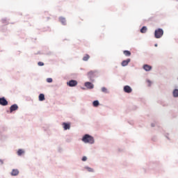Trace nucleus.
I'll return each instance as SVG.
<instances>
[{
	"label": "nucleus",
	"mask_w": 178,
	"mask_h": 178,
	"mask_svg": "<svg viewBox=\"0 0 178 178\" xmlns=\"http://www.w3.org/2000/svg\"><path fill=\"white\" fill-rule=\"evenodd\" d=\"M97 74H98V70H91L87 74L88 79L90 81H94V79L97 77Z\"/></svg>",
	"instance_id": "1"
},
{
	"label": "nucleus",
	"mask_w": 178,
	"mask_h": 178,
	"mask_svg": "<svg viewBox=\"0 0 178 178\" xmlns=\"http://www.w3.org/2000/svg\"><path fill=\"white\" fill-rule=\"evenodd\" d=\"M163 36V29L159 28L154 31V37L157 39L162 38Z\"/></svg>",
	"instance_id": "2"
},
{
	"label": "nucleus",
	"mask_w": 178,
	"mask_h": 178,
	"mask_svg": "<svg viewBox=\"0 0 178 178\" xmlns=\"http://www.w3.org/2000/svg\"><path fill=\"white\" fill-rule=\"evenodd\" d=\"M83 141L84 143H90V144H92L94 143V138L90 135H85L83 138Z\"/></svg>",
	"instance_id": "3"
},
{
	"label": "nucleus",
	"mask_w": 178,
	"mask_h": 178,
	"mask_svg": "<svg viewBox=\"0 0 178 178\" xmlns=\"http://www.w3.org/2000/svg\"><path fill=\"white\" fill-rule=\"evenodd\" d=\"M77 84H78L77 81L74 79L70 80L67 83V85L68 86V87H76Z\"/></svg>",
	"instance_id": "4"
},
{
	"label": "nucleus",
	"mask_w": 178,
	"mask_h": 178,
	"mask_svg": "<svg viewBox=\"0 0 178 178\" xmlns=\"http://www.w3.org/2000/svg\"><path fill=\"white\" fill-rule=\"evenodd\" d=\"M123 90L127 94H130L133 92V89L131 88V87H130V86L128 85L124 86Z\"/></svg>",
	"instance_id": "5"
},
{
	"label": "nucleus",
	"mask_w": 178,
	"mask_h": 178,
	"mask_svg": "<svg viewBox=\"0 0 178 178\" xmlns=\"http://www.w3.org/2000/svg\"><path fill=\"white\" fill-rule=\"evenodd\" d=\"M85 87H86V88L88 90H92V88H94V83L90 82V81H87L84 83Z\"/></svg>",
	"instance_id": "6"
},
{
	"label": "nucleus",
	"mask_w": 178,
	"mask_h": 178,
	"mask_svg": "<svg viewBox=\"0 0 178 178\" xmlns=\"http://www.w3.org/2000/svg\"><path fill=\"white\" fill-rule=\"evenodd\" d=\"M19 109V106L17 104H15L10 106V113H13L15 111H17Z\"/></svg>",
	"instance_id": "7"
},
{
	"label": "nucleus",
	"mask_w": 178,
	"mask_h": 178,
	"mask_svg": "<svg viewBox=\"0 0 178 178\" xmlns=\"http://www.w3.org/2000/svg\"><path fill=\"white\" fill-rule=\"evenodd\" d=\"M8 104V100H6L5 97H0V105L2 106H6Z\"/></svg>",
	"instance_id": "8"
},
{
	"label": "nucleus",
	"mask_w": 178,
	"mask_h": 178,
	"mask_svg": "<svg viewBox=\"0 0 178 178\" xmlns=\"http://www.w3.org/2000/svg\"><path fill=\"white\" fill-rule=\"evenodd\" d=\"M129 62H131V59H130V58H127V60H124L121 63V66H122V67H126V66H127L129 65Z\"/></svg>",
	"instance_id": "9"
},
{
	"label": "nucleus",
	"mask_w": 178,
	"mask_h": 178,
	"mask_svg": "<svg viewBox=\"0 0 178 178\" xmlns=\"http://www.w3.org/2000/svg\"><path fill=\"white\" fill-rule=\"evenodd\" d=\"M62 126L64 130H70V122H63Z\"/></svg>",
	"instance_id": "10"
},
{
	"label": "nucleus",
	"mask_w": 178,
	"mask_h": 178,
	"mask_svg": "<svg viewBox=\"0 0 178 178\" xmlns=\"http://www.w3.org/2000/svg\"><path fill=\"white\" fill-rule=\"evenodd\" d=\"M143 69H144V70H145V72H150V70H152V66H151L148 64H145L143 65Z\"/></svg>",
	"instance_id": "11"
},
{
	"label": "nucleus",
	"mask_w": 178,
	"mask_h": 178,
	"mask_svg": "<svg viewBox=\"0 0 178 178\" xmlns=\"http://www.w3.org/2000/svg\"><path fill=\"white\" fill-rule=\"evenodd\" d=\"M38 99L40 102H42V101H45V95L43 93H40L38 96Z\"/></svg>",
	"instance_id": "12"
},
{
	"label": "nucleus",
	"mask_w": 178,
	"mask_h": 178,
	"mask_svg": "<svg viewBox=\"0 0 178 178\" xmlns=\"http://www.w3.org/2000/svg\"><path fill=\"white\" fill-rule=\"evenodd\" d=\"M59 21L63 26H66V19L65 17H60Z\"/></svg>",
	"instance_id": "13"
},
{
	"label": "nucleus",
	"mask_w": 178,
	"mask_h": 178,
	"mask_svg": "<svg viewBox=\"0 0 178 178\" xmlns=\"http://www.w3.org/2000/svg\"><path fill=\"white\" fill-rule=\"evenodd\" d=\"M147 31H148V28H147V26H144L140 29V33L142 34H145V33H147Z\"/></svg>",
	"instance_id": "14"
},
{
	"label": "nucleus",
	"mask_w": 178,
	"mask_h": 178,
	"mask_svg": "<svg viewBox=\"0 0 178 178\" xmlns=\"http://www.w3.org/2000/svg\"><path fill=\"white\" fill-rule=\"evenodd\" d=\"M19 175V170L13 169L11 172V176H17Z\"/></svg>",
	"instance_id": "15"
},
{
	"label": "nucleus",
	"mask_w": 178,
	"mask_h": 178,
	"mask_svg": "<svg viewBox=\"0 0 178 178\" xmlns=\"http://www.w3.org/2000/svg\"><path fill=\"white\" fill-rule=\"evenodd\" d=\"M172 96L174 97V98H178V89L173 90Z\"/></svg>",
	"instance_id": "16"
},
{
	"label": "nucleus",
	"mask_w": 178,
	"mask_h": 178,
	"mask_svg": "<svg viewBox=\"0 0 178 178\" xmlns=\"http://www.w3.org/2000/svg\"><path fill=\"white\" fill-rule=\"evenodd\" d=\"M92 106H93L95 108H97V106H99V101H98V100H95V101H93V102H92Z\"/></svg>",
	"instance_id": "17"
},
{
	"label": "nucleus",
	"mask_w": 178,
	"mask_h": 178,
	"mask_svg": "<svg viewBox=\"0 0 178 178\" xmlns=\"http://www.w3.org/2000/svg\"><path fill=\"white\" fill-rule=\"evenodd\" d=\"M1 23L6 25L9 24V20L8 19V18H3L1 19Z\"/></svg>",
	"instance_id": "18"
},
{
	"label": "nucleus",
	"mask_w": 178,
	"mask_h": 178,
	"mask_svg": "<svg viewBox=\"0 0 178 178\" xmlns=\"http://www.w3.org/2000/svg\"><path fill=\"white\" fill-rule=\"evenodd\" d=\"M124 55H125V56H131V52L129 50H124L123 51Z\"/></svg>",
	"instance_id": "19"
},
{
	"label": "nucleus",
	"mask_w": 178,
	"mask_h": 178,
	"mask_svg": "<svg viewBox=\"0 0 178 178\" xmlns=\"http://www.w3.org/2000/svg\"><path fill=\"white\" fill-rule=\"evenodd\" d=\"M102 92H104V94H109V90H108V88L105 87L102 88Z\"/></svg>",
	"instance_id": "20"
},
{
	"label": "nucleus",
	"mask_w": 178,
	"mask_h": 178,
	"mask_svg": "<svg viewBox=\"0 0 178 178\" xmlns=\"http://www.w3.org/2000/svg\"><path fill=\"white\" fill-rule=\"evenodd\" d=\"M88 59H90V55L86 54L85 56L83 57V60L84 62H87V60H88Z\"/></svg>",
	"instance_id": "21"
},
{
	"label": "nucleus",
	"mask_w": 178,
	"mask_h": 178,
	"mask_svg": "<svg viewBox=\"0 0 178 178\" xmlns=\"http://www.w3.org/2000/svg\"><path fill=\"white\" fill-rule=\"evenodd\" d=\"M23 154H24V150L22 149H19L18 151H17V155H19V156L23 155Z\"/></svg>",
	"instance_id": "22"
},
{
	"label": "nucleus",
	"mask_w": 178,
	"mask_h": 178,
	"mask_svg": "<svg viewBox=\"0 0 178 178\" xmlns=\"http://www.w3.org/2000/svg\"><path fill=\"white\" fill-rule=\"evenodd\" d=\"M85 169H87L88 172H94V169L90 167H86Z\"/></svg>",
	"instance_id": "23"
},
{
	"label": "nucleus",
	"mask_w": 178,
	"mask_h": 178,
	"mask_svg": "<svg viewBox=\"0 0 178 178\" xmlns=\"http://www.w3.org/2000/svg\"><path fill=\"white\" fill-rule=\"evenodd\" d=\"M46 81H47V83H52L53 79H52V78H47V79H46Z\"/></svg>",
	"instance_id": "24"
},
{
	"label": "nucleus",
	"mask_w": 178,
	"mask_h": 178,
	"mask_svg": "<svg viewBox=\"0 0 178 178\" xmlns=\"http://www.w3.org/2000/svg\"><path fill=\"white\" fill-rule=\"evenodd\" d=\"M147 83H148V86L151 87V86L152 84V81H151L149 79H147Z\"/></svg>",
	"instance_id": "25"
},
{
	"label": "nucleus",
	"mask_w": 178,
	"mask_h": 178,
	"mask_svg": "<svg viewBox=\"0 0 178 178\" xmlns=\"http://www.w3.org/2000/svg\"><path fill=\"white\" fill-rule=\"evenodd\" d=\"M155 126H156V122H152L151 124V127H155Z\"/></svg>",
	"instance_id": "26"
},
{
	"label": "nucleus",
	"mask_w": 178,
	"mask_h": 178,
	"mask_svg": "<svg viewBox=\"0 0 178 178\" xmlns=\"http://www.w3.org/2000/svg\"><path fill=\"white\" fill-rule=\"evenodd\" d=\"M38 66H44V63L40 61L38 63Z\"/></svg>",
	"instance_id": "27"
},
{
	"label": "nucleus",
	"mask_w": 178,
	"mask_h": 178,
	"mask_svg": "<svg viewBox=\"0 0 178 178\" xmlns=\"http://www.w3.org/2000/svg\"><path fill=\"white\" fill-rule=\"evenodd\" d=\"M129 124H131V126H133L134 124V121H129Z\"/></svg>",
	"instance_id": "28"
},
{
	"label": "nucleus",
	"mask_w": 178,
	"mask_h": 178,
	"mask_svg": "<svg viewBox=\"0 0 178 178\" xmlns=\"http://www.w3.org/2000/svg\"><path fill=\"white\" fill-rule=\"evenodd\" d=\"M82 161L83 162H86V161H87V157L86 156H84L83 158H82Z\"/></svg>",
	"instance_id": "29"
},
{
	"label": "nucleus",
	"mask_w": 178,
	"mask_h": 178,
	"mask_svg": "<svg viewBox=\"0 0 178 178\" xmlns=\"http://www.w3.org/2000/svg\"><path fill=\"white\" fill-rule=\"evenodd\" d=\"M0 163H1V165H3V161L0 159Z\"/></svg>",
	"instance_id": "30"
},
{
	"label": "nucleus",
	"mask_w": 178,
	"mask_h": 178,
	"mask_svg": "<svg viewBox=\"0 0 178 178\" xmlns=\"http://www.w3.org/2000/svg\"><path fill=\"white\" fill-rule=\"evenodd\" d=\"M154 47H158V44H154Z\"/></svg>",
	"instance_id": "31"
},
{
	"label": "nucleus",
	"mask_w": 178,
	"mask_h": 178,
	"mask_svg": "<svg viewBox=\"0 0 178 178\" xmlns=\"http://www.w3.org/2000/svg\"><path fill=\"white\" fill-rule=\"evenodd\" d=\"M177 1H178V0H176Z\"/></svg>",
	"instance_id": "32"
}]
</instances>
